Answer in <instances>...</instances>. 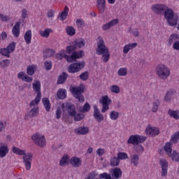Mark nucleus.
Instances as JSON below:
<instances>
[{
	"label": "nucleus",
	"mask_w": 179,
	"mask_h": 179,
	"mask_svg": "<svg viewBox=\"0 0 179 179\" xmlns=\"http://www.w3.org/2000/svg\"><path fill=\"white\" fill-rule=\"evenodd\" d=\"M172 160H173L174 162H179V153L176 151L173 152Z\"/></svg>",
	"instance_id": "nucleus-61"
},
{
	"label": "nucleus",
	"mask_w": 179,
	"mask_h": 179,
	"mask_svg": "<svg viewBox=\"0 0 179 179\" xmlns=\"http://www.w3.org/2000/svg\"><path fill=\"white\" fill-rule=\"evenodd\" d=\"M57 96L60 100H64V99H66V90L62 88L59 89L57 92Z\"/></svg>",
	"instance_id": "nucleus-27"
},
{
	"label": "nucleus",
	"mask_w": 179,
	"mask_h": 179,
	"mask_svg": "<svg viewBox=\"0 0 179 179\" xmlns=\"http://www.w3.org/2000/svg\"><path fill=\"white\" fill-rule=\"evenodd\" d=\"M145 134L146 135H149V136L155 138V136L160 134V129L157 127H148L145 129Z\"/></svg>",
	"instance_id": "nucleus-13"
},
{
	"label": "nucleus",
	"mask_w": 179,
	"mask_h": 179,
	"mask_svg": "<svg viewBox=\"0 0 179 179\" xmlns=\"http://www.w3.org/2000/svg\"><path fill=\"white\" fill-rule=\"evenodd\" d=\"M110 92L118 94V93H120V87H118V85H112L110 87Z\"/></svg>",
	"instance_id": "nucleus-58"
},
{
	"label": "nucleus",
	"mask_w": 179,
	"mask_h": 179,
	"mask_svg": "<svg viewBox=\"0 0 179 179\" xmlns=\"http://www.w3.org/2000/svg\"><path fill=\"white\" fill-rule=\"evenodd\" d=\"M22 159L26 170H30V169H31V160H33V154H26L25 152V155H23Z\"/></svg>",
	"instance_id": "nucleus-11"
},
{
	"label": "nucleus",
	"mask_w": 179,
	"mask_h": 179,
	"mask_svg": "<svg viewBox=\"0 0 179 179\" xmlns=\"http://www.w3.org/2000/svg\"><path fill=\"white\" fill-rule=\"evenodd\" d=\"M173 50H176V51H179V41H176L173 43Z\"/></svg>",
	"instance_id": "nucleus-64"
},
{
	"label": "nucleus",
	"mask_w": 179,
	"mask_h": 179,
	"mask_svg": "<svg viewBox=\"0 0 179 179\" xmlns=\"http://www.w3.org/2000/svg\"><path fill=\"white\" fill-rule=\"evenodd\" d=\"M176 94H177V92L176 91L170 90L167 92L164 96L165 101H170L171 99L174 98V96H176Z\"/></svg>",
	"instance_id": "nucleus-25"
},
{
	"label": "nucleus",
	"mask_w": 179,
	"mask_h": 179,
	"mask_svg": "<svg viewBox=\"0 0 179 179\" xmlns=\"http://www.w3.org/2000/svg\"><path fill=\"white\" fill-rule=\"evenodd\" d=\"M168 113L169 114L170 117L172 118H174L175 120L179 119L178 113L176 110H173L171 109H169L168 111Z\"/></svg>",
	"instance_id": "nucleus-43"
},
{
	"label": "nucleus",
	"mask_w": 179,
	"mask_h": 179,
	"mask_svg": "<svg viewBox=\"0 0 179 179\" xmlns=\"http://www.w3.org/2000/svg\"><path fill=\"white\" fill-rule=\"evenodd\" d=\"M7 153H9V148L6 145H1L0 147V157H5Z\"/></svg>",
	"instance_id": "nucleus-29"
},
{
	"label": "nucleus",
	"mask_w": 179,
	"mask_h": 179,
	"mask_svg": "<svg viewBox=\"0 0 179 179\" xmlns=\"http://www.w3.org/2000/svg\"><path fill=\"white\" fill-rule=\"evenodd\" d=\"M24 38L27 44H30L31 43V30H28L25 32Z\"/></svg>",
	"instance_id": "nucleus-31"
},
{
	"label": "nucleus",
	"mask_w": 179,
	"mask_h": 179,
	"mask_svg": "<svg viewBox=\"0 0 179 179\" xmlns=\"http://www.w3.org/2000/svg\"><path fill=\"white\" fill-rule=\"evenodd\" d=\"M41 100V93H38L35 99L30 102L29 107H35V106H38Z\"/></svg>",
	"instance_id": "nucleus-23"
},
{
	"label": "nucleus",
	"mask_w": 179,
	"mask_h": 179,
	"mask_svg": "<svg viewBox=\"0 0 179 179\" xmlns=\"http://www.w3.org/2000/svg\"><path fill=\"white\" fill-rule=\"evenodd\" d=\"M76 23L78 27H83V26H85V21H83V20L82 19H77Z\"/></svg>",
	"instance_id": "nucleus-63"
},
{
	"label": "nucleus",
	"mask_w": 179,
	"mask_h": 179,
	"mask_svg": "<svg viewBox=\"0 0 179 179\" xmlns=\"http://www.w3.org/2000/svg\"><path fill=\"white\" fill-rule=\"evenodd\" d=\"M50 31H51V29H45L44 31H41L40 34L42 37L48 38L50 36Z\"/></svg>",
	"instance_id": "nucleus-60"
},
{
	"label": "nucleus",
	"mask_w": 179,
	"mask_h": 179,
	"mask_svg": "<svg viewBox=\"0 0 179 179\" xmlns=\"http://www.w3.org/2000/svg\"><path fill=\"white\" fill-rule=\"evenodd\" d=\"M66 163H68V157L64 156L63 157L61 158V159L59 161V164H60V166L64 167V166H65V164H66Z\"/></svg>",
	"instance_id": "nucleus-59"
},
{
	"label": "nucleus",
	"mask_w": 179,
	"mask_h": 179,
	"mask_svg": "<svg viewBox=\"0 0 179 179\" xmlns=\"http://www.w3.org/2000/svg\"><path fill=\"white\" fill-rule=\"evenodd\" d=\"M117 159L120 160H125L128 159V154L126 152H118L117 153Z\"/></svg>",
	"instance_id": "nucleus-49"
},
{
	"label": "nucleus",
	"mask_w": 179,
	"mask_h": 179,
	"mask_svg": "<svg viewBox=\"0 0 179 179\" xmlns=\"http://www.w3.org/2000/svg\"><path fill=\"white\" fill-rule=\"evenodd\" d=\"M163 15L166 20L169 26H171V27L177 26L179 17L178 15L174 13V11L171 8H169L167 6V8L165 10Z\"/></svg>",
	"instance_id": "nucleus-1"
},
{
	"label": "nucleus",
	"mask_w": 179,
	"mask_h": 179,
	"mask_svg": "<svg viewBox=\"0 0 179 179\" xmlns=\"http://www.w3.org/2000/svg\"><path fill=\"white\" fill-rule=\"evenodd\" d=\"M71 117H74V121H80V120L85 118V115L82 113H76V115Z\"/></svg>",
	"instance_id": "nucleus-57"
},
{
	"label": "nucleus",
	"mask_w": 179,
	"mask_h": 179,
	"mask_svg": "<svg viewBox=\"0 0 179 179\" xmlns=\"http://www.w3.org/2000/svg\"><path fill=\"white\" fill-rule=\"evenodd\" d=\"M54 54H55V50L52 49H48L45 50V52H44V57L48 58L50 57H52Z\"/></svg>",
	"instance_id": "nucleus-45"
},
{
	"label": "nucleus",
	"mask_w": 179,
	"mask_h": 179,
	"mask_svg": "<svg viewBox=\"0 0 179 179\" xmlns=\"http://www.w3.org/2000/svg\"><path fill=\"white\" fill-rule=\"evenodd\" d=\"M146 141V137L143 136H139V135H131L127 143H129L130 145H139V143H143Z\"/></svg>",
	"instance_id": "nucleus-7"
},
{
	"label": "nucleus",
	"mask_w": 179,
	"mask_h": 179,
	"mask_svg": "<svg viewBox=\"0 0 179 179\" xmlns=\"http://www.w3.org/2000/svg\"><path fill=\"white\" fill-rule=\"evenodd\" d=\"M36 69V66L34 64L29 65L27 67V73L29 76H33L34 75Z\"/></svg>",
	"instance_id": "nucleus-34"
},
{
	"label": "nucleus",
	"mask_w": 179,
	"mask_h": 179,
	"mask_svg": "<svg viewBox=\"0 0 179 179\" xmlns=\"http://www.w3.org/2000/svg\"><path fill=\"white\" fill-rule=\"evenodd\" d=\"M155 72L157 76L159 79L166 80L169 76H170V69L165 66L164 64H159L155 69Z\"/></svg>",
	"instance_id": "nucleus-3"
},
{
	"label": "nucleus",
	"mask_w": 179,
	"mask_h": 179,
	"mask_svg": "<svg viewBox=\"0 0 179 179\" xmlns=\"http://www.w3.org/2000/svg\"><path fill=\"white\" fill-rule=\"evenodd\" d=\"M159 164L162 167V177H166L167 176V170L169 169V163L164 159H162L159 161Z\"/></svg>",
	"instance_id": "nucleus-14"
},
{
	"label": "nucleus",
	"mask_w": 179,
	"mask_h": 179,
	"mask_svg": "<svg viewBox=\"0 0 179 179\" xmlns=\"http://www.w3.org/2000/svg\"><path fill=\"white\" fill-rule=\"evenodd\" d=\"M151 9L152 12H154V13L162 16V15H164L166 9H167V6L165 4L157 3L152 5Z\"/></svg>",
	"instance_id": "nucleus-9"
},
{
	"label": "nucleus",
	"mask_w": 179,
	"mask_h": 179,
	"mask_svg": "<svg viewBox=\"0 0 179 179\" xmlns=\"http://www.w3.org/2000/svg\"><path fill=\"white\" fill-rule=\"evenodd\" d=\"M85 67L84 62H76L73 63L68 67V71L70 73H76V72H79V71H82Z\"/></svg>",
	"instance_id": "nucleus-8"
},
{
	"label": "nucleus",
	"mask_w": 179,
	"mask_h": 179,
	"mask_svg": "<svg viewBox=\"0 0 179 179\" xmlns=\"http://www.w3.org/2000/svg\"><path fill=\"white\" fill-rule=\"evenodd\" d=\"M32 86L34 90L37 93V94H38V93H41V92H40V90L41 89V83L40 81L33 83Z\"/></svg>",
	"instance_id": "nucleus-37"
},
{
	"label": "nucleus",
	"mask_w": 179,
	"mask_h": 179,
	"mask_svg": "<svg viewBox=\"0 0 179 179\" xmlns=\"http://www.w3.org/2000/svg\"><path fill=\"white\" fill-rule=\"evenodd\" d=\"M31 139L37 146H39V148H44V146L47 145V141H45L44 135H41L38 133L34 134Z\"/></svg>",
	"instance_id": "nucleus-5"
},
{
	"label": "nucleus",
	"mask_w": 179,
	"mask_h": 179,
	"mask_svg": "<svg viewBox=\"0 0 179 179\" xmlns=\"http://www.w3.org/2000/svg\"><path fill=\"white\" fill-rule=\"evenodd\" d=\"M70 163L73 167H80V166H82V160H80V158L78 157H73L70 159Z\"/></svg>",
	"instance_id": "nucleus-19"
},
{
	"label": "nucleus",
	"mask_w": 179,
	"mask_h": 179,
	"mask_svg": "<svg viewBox=\"0 0 179 179\" xmlns=\"http://www.w3.org/2000/svg\"><path fill=\"white\" fill-rule=\"evenodd\" d=\"M119 22L120 21L118 20V19H113L109 22H107L105 24H103V26L102 27V30H103V31H107V30H110L111 27H114V26L118 24Z\"/></svg>",
	"instance_id": "nucleus-15"
},
{
	"label": "nucleus",
	"mask_w": 179,
	"mask_h": 179,
	"mask_svg": "<svg viewBox=\"0 0 179 179\" xmlns=\"http://www.w3.org/2000/svg\"><path fill=\"white\" fill-rule=\"evenodd\" d=\"M17 78L18 79H22V80H23L24 82H27V83L33 82V77L27 76V74H26V73L23 71L20 72L17 74Z\"/></svg>",
	"instance_id": "nucleus-16"
},
{
	"label": "nucleus",
	"mask_w": 179,
	"mask_h": 179,
	"mask_svg": "<svg viewBox=\"0 0 179 179\" xmlns=\"http://www.w3.org/2000/svg\"><path fill=\"white\" fill-rule=\"evenodd\" d=\"M102 61L103 62H108V59H110V52H106L104 54H102Z\"/></svg>",
	"instance_id": "nucleus-55"
},
{
	"label": "nucleus",
	"mask_w": 179,
	"mask_h": 179,
	"mask_svg": "<svg viewBox=\"0 0 179 179\" xmlns=\"http://www.w3.org/2000/svg\"><path fill=\"white\" fill-rule=\"evenodd\" d=\"M118 117H120V113L112 110L110 113V118L113 120V121H115L118 120Z\"/></svg>",
	"instance_id": "nucleus-42"
},
{
	"label": "nucleus",
	"mask_w": 179,
	"mask_h": 179,
	"mask_svg": "<svg viewBox=\"0 0 179 179\" xmlns=\"http://www.w3.org/2000/svg\"><path fill=\"white\" fill-rule=\"evenodd\" d=\"M99 178L113 179V178H111V174L106 173V172L99 174Z\"/></svg>",
	"instance_id": "nucleus-56"
},
{
	"label": "nucleus",
	"mask_w": 179,
	"mask_h": 179,
	"mask_svg": "<svg viewBox=\"0 0 179 179\" xmlns=\"http://www.w3.org/2000/svg\"><path fill=\"white\" fill-rule=\"evenodd\" d=\"M62 108L67 111L69 117H73L76 115V108L71 103H62Z\"/></svg>",
	"instance_id": "nucleus-10"
},
{
	"label": "nucleus",
	"mask_w": 179,
	"mask_h": 179,
	"mask_svg": "<svg viewBox=\"0 0 179 179\" xmlns=\"http://www.w3.org/2000/svg\"><path fill=\"white\" fill-rule=\"evenodd\" d=\"M110 166L112 167H117V166H120V159L117 158V157H113L110 159Z\"/></svg>",
	"instance_id": "nucleus-36"
},
{
	"label": "nucleus",
	"mask_w": 179,
	"mask_h": 179,
	"mask_svg": "<svg viewBox=\"0 0 179 179\" xmlns=\"http://www.w3.org/2000/svg\"><path fill=\"white\" fill-rule=\"evenodd\" d=\"M135 152L137 153V155H142L143 152L145 151V148H143V145L137 144L134 146Z\"/></svg>",
	"instance_id": "nucleus-38"
},
{
	"label": "nucleus",
	"mask_w": 179,
	"mask_h": 179,
	"mask_svg": "<svg viewBox=\"0 0 179 179\" xmlns=\"http://www.w3.org/2000/svg\"><path fill=\"white\" fill-rule=\"evenodd\" d=\"M172 144L171 143H166L165 145L164 146V150L167 153L168 156H171V152H172Z\"/></svg>",
	"instance_id": "nucleus-35"
},
{
	"label": "nucleus",
	"mask_w": 179,
	"mask_h": 179,
	"mask_svg": "<svg viewBox=\"0 0 179 179\" xmlns=\"http://www.w3.org/2000/svg\"><path fill=\"white\" fill-rule=\"evenodd\" d=\"M90 104L89 103H85L83 108H80V113H89L90 111Z\"/></svg>",
	"instance_id": "nucleus-41"
},
{
	"label": "nucleus",
	"mask_w": 179,
	"mask_h": 179,
	"mask_svg": "<svg viewBox=\"0 0 179 179\" xmlns=\"http://www.w3.org/2000/svg\"><path fill=\"white\" fill-rule=\"evenodd\" d=\"M159 106H160V102L159 101H156L155 102H153L152 108V113H156L157 110H159Z\"/></svg>",
	"instance_id": "nucleus-51"
},
{
	"label": "nucleus",
	"mask_w": 179,
	"mask_h": 179,
	"mask_svg": "<svg viewBox=\"0 0 179 179\" xmlns=\"http://www.w3.org/2000/svg\"><path fill=\"white\" fill-rule=\"evenodd\" d=\"M98 38L99 41L97 42V55H101L102 54H106V52H108V48L106 46L103 38L99 36H98Z\"/></svg>",
	"instance_id": "nucleus-6"
},
{
	"label": "nucleus",
	"mask_w": 179,
	"mask_h": 179,
	"mask_svg": "<svg viewBox=\"0 0 179 179\" xmlns=\"http://www.w3.org/2000/svg\"><path fill=\"white\" fill-rule=\"evenodd\" d=\"M10 64V60L9 59H3L0 62V66L1 68H8L9 64Z\"/></svg>",
	"instance_id": "nucleus-47"
},
{
	"label": "nucleus",
	"mask_w": 179,
	"mask_h": 179,
	"mask_svg": "<svg viewBox=\"0 0 179 179\" xmlns=\"http://www.w3.org/2000/svg\"><path fill=\"white\" fill-rule=\"evenodd\" d=\"M117 73H118L119 76H127V68H120L118 70Z\"/></svg>",
	"instance_id": "nucleus-52"
},
{
	"label": "nucleus",
	"mask_w": 179,
	"mask_h": 179,
	"mask_svg": "<svg viewBox=\"0 0 179 179\" xmlns=\"http://www.w3.org/2000/svg\"><path fill=\"white\" fill-rule=\"evenodd\" d=\"M177 40H179V34H172L169 36L168 39V44L169 45H171V44H173L174 42L177 41Z\"/></svg>",
	"instance_id": "nucleus-26"
},
{
	"label": "nucleus",
	"mask_w": 179,
	"mask_h": 179,
	"mask_svg": "<svg viewBox=\"0 0 179 179\" xmlns=\"http://www.w3.org/2000/svg\"><path fill=\"white\" fill-rule=\"evenodd\" d=\"M66 79H68V74L66 73L63 72L62 75H60L57 79V85H62Z\"/></svg>",
	"instance_id": "nucleus-28"
},
{
	"label": "nucleus",
	"mask_w": 179,
	"mask_h": 179,
	"mask_svg": "<svg viewBox=\"0 0 179 179\" xmlns=\"http://www.w3.org/2000/svg\"><path fill=\"white\" fill-rule=\"evenodd\" d=\"M69 13V8L66 6L64 7V10L61 13L60 15L59 16V18L62 22H64V20H66V17H68V13Z\"/></svg>",
	"instance_id": "nucleus-22"
},
{
	"label": "nucleus",
	"mask_w": 179,
	"mask_h": 179,
	"mask_svg": "<svg viewBox=\"0 0 179 179\" xmlns=\"http://www.w3.org/2000/svg\"><path fill=\"white\" fill-rule=\"evenodd\" d=\"M12 33L16 38L20 36V22H15L14 27L12 29Z\"/></svg>",
	"instance_id": "nucleus-18"
},
{
	"label": "nucleus",
	"mask_w": 179,
	"mask_h": 179,
	"mask_svg": "<svg viewBox=\"0 0 179 179\" xmlns=\"http://www.w3.org/2000/svg\"><path fill=\"white\" fill-rule=\"evenodd\" d=\"M76 135H86L89 134V128L86 127H80L74 130Z\"/></svg>",
	"instance_id": "nucleus-20"
},
{
	"label": "nucleus",
	"mask_w": 179,
	"mask_h": 179,
	"mask_svg": "<svg viewBox=\"0 0 179 179\" xmlns=\"http://www.w3.org/2000/svg\"><path fill=\"white\" fill-rule=\"evenodd\" d=\"M96 176V171H92L90 173L85 179H97L95 178Z\"/></svg>",
	"instance_id": "nucleus-62"
},
{
	"label": "nucleus",
	"mask_w": 179,
	"mask_h": 179,
	"mask_svg": "<svg viewBox=\"0 0 179 179\" xmlns=\"http://www.w3.org/2000/svg\"><path fill=\"white\" fill-rule=\"evenodd\" d=\"M83 55H85V53L83 52V51L79 50L78 52H73L70 56H68L64 53H57L56 54V58L60 60L65 58L67 62H73V61H76V59H80V58H82Z\"/></svg>",
	"instance_id": "nucleus-2"
},
{
	"label": "nucleus",
	"mask_w": 179,
	"mask_h": 179,
	"mask_svg": "<svg viewBox=\"0 0 179 179\" xmlns=\"http://www.w3.org/2000/svg\"><path fill=\"white\" fill-rule=\"evenodd\" d=\"M66 31L67 34L71 36H75V34H76V29H75V28H73V27H67L66 28Z\"/></svg>",
	"instance_id": "nucleus-39"
},
{
	"label": "nucleus",
	"mask_w": 179,
	"mask_h": 179,
	"mask_svg": "<svg viewBox=\"0 0 179 179\" xmlns=\"http://www.w3.org/2000/svg\"><path fill=\"white\" fill-rule=\"evenodd\" d=\"M79 78L81 80H87V79H89V72L85 71L84 73H82Z\"/></svg>",
	"instance_id": "nucleus-53"
},
{
	"label": "nucleus",
	"mask_w": 179,
	"mask_h": 179,
	"mask_svg": "<svg viewBox=\"0 0 179 179\" xmlns=\"http://www.w3.org/2000/svg\"><path fill=\"white\" fill-rule=\"evenodd\" d=\"M15 48H16V43L11 42L8 46L7 50H8V52L11 54V52H13L15 51Z\"/></svg>",
	"instance_id": "nucleus-48"
},
{
	"label": "nucleus",
	"mask_w": 179,
	"mask_h": 179,
	"mask_svg": "<svg viewBox=\"0 0 179 179\" xmlns=\"http://www.w3.org/2000/svg\"><path fill=\"white\" fill-rule=\"evenodd\" d=\"M71 93L77 99L80 103H85V96L83 93H85V87L83 85L80 86L74 87L71 89Z\"/></svg>",
	"instance_id": "nucleus-4"
},
{
	"label": "nucleus",
	"mask_w": 179,
	"mask_h": 179,
	"mask_svg": "<svg viewBox=\"0 0 179 179\" xmlns=\"http://www.w3.org/2000/svg\"><path fill=\"white\" fill-rule=\"evenodd\" d=\"M73 52H76V46L75 45H69L66 48V54H71V55L73 54Z\"/></svg>",
	"instance_id": "nucleus-32"
},
{
	"label": "nucleus",
	"mask_w": 179,
	"mask_h": 179,
	"mask_svg": "<svg viewBox=\"0 0 179 179\" xmlns=\"http://www.w3.org/2000/svg\"><path fill=\"white\" fill-rule=\"evenodd\" d=\"M111 99H108V96H102V100L99 101L101 104H110L111 103Z\"/></svg>",
	"instance_id": "nucleus-50"
},
{
	"label": "nucleus",
	"mask_w": 179,
	"mask_h": 179,
	"mask_svg": "<svg viewBox=\"0 0 179 179\" xmlns=\"http://www.w3.org/2000/svg\"><path fill=\"white\" fill-rule=\"evenodd\" d=\"M93 116L96 122H101V121H104V116L100 113V110H99L97 105H94Z\"/></svg>",
	"instance_id": "nucleus-12"
},
{
	"label": "nucleus",
	"mask_w": 179,
	"mask_h": 179,
	"mask_svg": "<svg viewBox=\"0 0 179 179\" xmlns=\"http://www.w3.org/2000/svg\"><path fill=\"white\" fill-rule=\"evenodd\" d=\"M42 103L45 108L46 111H50L51 110V103H50V99L48 98L42 99Z\"/></svg>",
	"instance_id": "nucleus-30"
},
{
	"label": "nucleus",
	"mask_w": 179,
	"mask_h": 179,
	"mask_svg": "<svg viewBox=\"0 0 179 179\" xmlns=\"http://www.w3.org/2000/svg\"><path fill=\"white\" fill-rule=\"evenodd\" d=\"M136 45H138L137 43H129L127 45H125L123 48L124 54H128V52H129V50H132V48H135Z\"/></svg>",
	"instance_id": "nucleus-24"
},
{
	"label": "nucleus",
	"mask_w": 179,
	"mask_h": 179,
	"mask_svg": "<svg viewBox=\"0 0 179 179\" xmlns=\"http://www.w3.org/2000/svg\"><path fill=\"white\" fill-rule=\"evenodd\" d=\"M73 45L78 47V48H82L83 47H85V39H77L73 43Z\"/></svg>",
	"instance_id": "nucleus-33"
},
{
	"label": "nucleus",
	"mask_w": 179,
	"mask_h": 179,
	"mask_svg": "<svg viewBox=\"0 0 179 179\" xmlns=\"http://www.w3.org/2000/svg\"><path fill=\"white\" fill-rule=\"evenodd\" d=\"M130 163L133 164L134 167H138L139 164V155L137 154H133L130 155Z\"/></svg>",
	"instance_id": "nucleus-21"
},
{
	"label": "nucleus",
	"mask_w": 179,
	"mask_h": 179,
	"mask_svg": "<svg viewBox=\"0 0 179 179\" xmlns=\"http://www.w3.org/2000/svg\"><path fill=\"white\" fill-rule=\"evenodd\" d=\"M38 111V107H34L29 112V116L31 118L36 117L37 112Z\"/></svg>",
	"instance_id": "nucleus-46"
},
{
	"label": "nucleus",
	"mask_w": 179,
	"mask_h": 179,
	"mask_svg": "<svg viewBox=\"0 0 179 179\" xmlns=\"http://www.w3.org/2000/svg\"><path fill=\"white\" fill-rule=\"evenodd\" d=\"M13 152L15 155H19L20 156H23L26 153V150H20V148H17V147L13 148Z\"/></svg>",
	"instance_id": "nucleus-40"
},
{
	"label": "nucleus",
	"mask_w": 179,
	"mask_h": 179,
	"mask_svg": "<svg viewBox=\"0 0 179 179\" xmlns=\"http://www.w3.org/2000/svg\"><path fill=\"white\" fill-rule=\"evenodd\" d=\"M44 66L46 71H51V69L52 68V63L51 61H45L44 63Z\"/></svg>",
	"instance_id": "nucleus-54"
},
{
	"label": "nucleus",
	"mask_w": 179,
	"mask_h": 179,
	"mask_svg": "<svg viewBox=\"0 0 179 179\" xmlns=\"http://www.w3.org/2000/svg\"><path fill=\"white\" fill-rule=\"evenodd\" d=\"M0 54L3 55L4 57H7V58L10 57V53L7 48L0 49Z\"/></svg>",
	"instance_id": "nucleus-44"
},
{
	"label": "nucleus",
	"mask_w": 179,
	"mask_h": 179,
	"mask_svg": "<svg viewBox=\"0 0 179 179\" xmlns=\"http://www.w3.org/2000/svg\"><path fill=\"white\" fill-rule=\"evenodd\" d=\"M96 7L99 13H104V10H106V0H97Z\"/></svg>",
	"instance_id": "nucleus-17"
}]
</instances>
